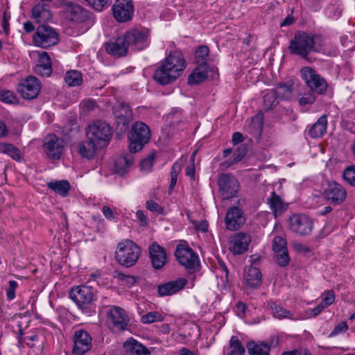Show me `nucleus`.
<instances>
[{
	"instance_id": "nucleus-1",
	"label": "nucleus",
	"mask_w": 355,
	"mask_h": 355,
	"mask_svg": "<svg viewBox=\"0 0 355 355\" xmlns=\"http://www.w3.org/2000/svg\"><path fill=\"white\" fill-rule=\"evenodd\" d=\"M186 66L185 58L180 51H171L155 71L153 79L162 85L170 84L182 74Z\"/></svg>"
},
{
	"instance_id": "nucleus-2",
	"label": "nucleus",
	"mask_w": 355,
	"mask_h": 355,
	"mask_svg": "<svg viewBox=\"0 0 355 355\" xmlns=\"http://www.w3.org/2000/svg\"><path fill=\"white\" fill-rule=\"evenodd\" d=\"M321 47L322 37L320 35L302 31L295 34L290 42L288 49L291 53L307 59L310 53H318L321 51Z\"/></svg>"
},
{
	"instance_id": "nucleus-3",
	"label": "nucleus",
	"mask_w": 355,
	"mask_h": 355,
	"mask_svg": "<svg viewBox=\"0 0 355 355\" xmlns=\"http://www.w3.org/2000/svg\"><path fill=\"white\" fill-rule=\"evenodd\" d=\"M140 255V248L129 239L119 243L115 252L116 261L121 266L127 268L134 266Z\"/></svg>"
},
{
	"instance_id": "nucleus-4",
	"label": "nucleus",
	"mask_w": 355,
	"mask_h": 355,
	"mask_svg": "<svg viewBox=\"0 0 355 355\" xmlns=\"http://www.w3.org/2000/svg\"><path fill=\"white\" fill-rule=\"evenodd\" d=\"M112 136L111 127L102 121L93 122L86 129V138L94 141L99 148L107 146L112 139Z\"/></svg>"
},
{
	"instance_id": "nucleus-5",
	"label": "nucleus",
	"mask_w": 355,
	"mask_h": 355,
	"mask_svg": "<svg viewBox=\"0 0 355 355\" xmlns=\"http://www.w3.org/2000/svg\"><path fill=\"white\" fill-rule=\"evenodd\" d=\"M150 138V130L148 125L142 122L135 123L128 137L129 150L131 153L140 151Z\"/></svg>"
},
{
	"instance_id": "nucleus-6",
	"label": "nucleus",
	"mask_w": 355,
	"mask_h": 355,
	"mask_svg": "<svg viewBox=\"0 0 355 355\" xmlns=\"http://www.w3.org/2000/svg\"><path fill=\"white\" fill-rule=\"evenodd\" d=\"M69 297L79 309L86 310L96 300V292L92 286L80 285L71 288Z\"/></svg>"
},
{
	"instance_id": "nucleus-7",
	"label": "nucleus",
	"mask_w": 355,
	"mask_h": 355,
	"mask_svg": "<svg viewBox=\"0 0 355 355\" xmlns=\"http://www.w3.org/2000/svg\"><path fill=\"white\" fill-rule=\"evenodd\" d=\"M59 42V34L49 25H40L33 35L35 46L47 49L56 45Z\"/></svg>"
},
{
	"instance_id": "nucleus-8",
	"label": "nucleus",
	"mask_w": 355,
	"mask_h": 355,
	"mask_svg": "<svg viewBox=\"0 0 355 355\" xmlns=\"http://www.w3.org/2000/svg\"><path fill=\"white\" fill-rule=\"evenodd\" d=\"M301 76L312 92L320 95L326 94L328 84L315 69L309 67H303L301 69Z\"/></svg>"
},
{
	"instance_id": "nucleus-9",
	"label": "nucleus",
	"mask_w": 355,
	"mask_h": 355,
	"mask_svg": "<svg viewBox=\"0 0 355 355\" xmlns=\"http://www.w3.org/2000/svg\"><path fill=\"white\" fill-rule=\"evenodd\" d=\"M129 318L125 311L116 306H109L107 310V323L109 328L114 332L126 329Z\"/></svg>"
},
{
	"instance_id": "nucleus-10",
	"label": "nucleus",
	"mask_w": 355,
	"mask_h": 355,
	"mask_svg": "<svg viewBox=\"0 0 355 355\" xmlns=\"http://www.w3.org/2000/svg\"><path fill=\"white\" fill-rule=\"evenodd\" d=\"M42 147L49 159L57 160L60 159L64 150L65 141L55 134H49L45 137Z\"/></svg>"
},
{
	"instance_id": "nucleus-11",
	"label": "nucleus",
	"mask_w": 355,
	"mask_h": 355,
	"mask_svg": "<svg viewBox=\"0 0 355 355\" xmlns=\"http://www.w3.org/2000/svg\"><path fill=\"white\" fill-rule=\"evenodd\" d=\"M124 36L129 46L140 51L150 44V31L147 28H132L127 31Z\"/></svg>"
},
{
	"instance_id": "nucleus-12",
	"label": "nucleus",
	"mask_w": 355,
	"mask_h": 355,
	"mask_svg": "<svg viewBox=\"0 0 355 355\" xmlns=\"http://www.w3.org/2000/svg\"><path fill=\"white\" fill-rule=\"evenodd\" d=\"M218 184L221 191V195L225 199L234 198L239 191V181L231 174L223 173L220 175Z\"/></svg>"
},
{
	"instance_id": "nucleus-13",
	"label": "nucleus",
	"mask_w": 355,
	"mask_h": 355,
	"mask_svg": "<svg viewBox=\"0 0 355 355\" xmlns=\"http://www.w3.org/2000/svg\"><path fill=\"white\" fill-rule=\"evenodd\" d=\"M73 355H84L89 352L92 346V338L87 331L84 329L76 330L73 336Z\"/></svg>"
},
{
	"instance_id": "nucleus-14",
	"label": "nucleus",
	"mask_w": 355,
	"mask_h": 355,
	"mask_svg": "<svg viewBox=\"0 0 355 355\" xmlns=\"http://www.w3.org/2000/svg\"><path fill=\"white\" fill-rule=\"evenodd\" d=\"M289 227L292 232L301 236L311 234L313 223L311 218L304 214H294L289 219Z\"/></svg>"
},
{
	"instance_id": "nucleus-15",
	"label": "nucleus",
	"mask_w": 355,
	"mask_h": 355,
	"mask_svg": "<svg viewBox=\"0 0 355 355\" xmlns=\"http://www.w3.org/2000/svg\"><path fill=\"white\" fill-rule=\"evenodd\" d=\"M175 255L179 263L187 269L194 270L198 265V255L188 245H178Z\"/></svg>"
},
{
	"instance_id": "nucleus-16",
	"label": "nucleus",
	"mask_w": 355,
	"mask_h": 355,
	"mask_svg": "<svg viewBox=\"0 0 355 355\" xmlns=\"http://www.w3.org/2000/svg\"><path fill=\"white\" fill-rule=\"evenodd\" d=\"M17 90L24 98L34 99L40 92L41 84L36 77L30 76L19 84Z\"/></svg>"
},
{
	"instance_id": "nucleus-17",
	"label": "nucleus",
	"mask_w": 355,
	"mask_h": 355,
	"mask_svg": "<svg viewBox=\"0 0 355 355\" xmlns=\"http://www.w3.org/2000/svg\"><path fill=\"white\" fill-rule=\"evenodd\" d=\"M113 15L119 22L130 21L134 15V6L130 0H116L112 6Z\"/></svg>"
},
{
	"instance_id": "nucleus-18",
	"label": "nucleus",
	"mask_w": 355,
	"mask_h": 355,
	"mask_svg": "<svg viewBox=\"0 0 355 355\" xmlns=\"http://www.w3.org/2000/svg\"><path fill=\"white\" fill-rule=\"evenodd\" d=\"M326 200L331 204L338 205L343 203L347 198V191L345 188L336 182L328 184L323 193Z\"/></svg>"
},
{
	"instance_id": "nucleus-19",
	"label": "nucleus",
	"mask_w": 355,
	"mask_h": 355,
	"mask_svg": "<svg viewBox=\"0 0 355 355\" xmlns=\"http://www.w3.org/2000/svg\"><path fill=\"white\" fill-rule=\"evenodd\" d=\"M246 218L241 209L232 207L226 212L225 223L226 228L230 231L240 229L245 223Z\"/></svg>"
},
{
	"instance_id": "nucleus-20",
	"label": "nucleus",
	"mask_w": 355,
	"mask_h": 355,
	"mask_svg": "<svg viewBox=\"0 0 355 355\" xmlns=\"http://www.w3.org/2000/svg\"><path fill=\"white\" fill-rule=\"evenodd\" d=\"M272 249L278 264L281 266H287L290 258L285 239L282 236H275L272 241Z\"/></svg>"
},
{
	"instance_id": "nucleus-21",
	"label": "nucleus",
	"mask_w": 355,
	"mask_h": 355,
	"mask_svg": "<svg viewBox=\"0 0 355 355\" xmlns=\"http://www.w3.org/2000/svg\"><path fill=\"white\" fill-rule=\"evenodd\" d=\"M148 252L153 268L155 270L162 268L167 261L165 249L154 241L148 246Z\"/></svg>"
},
{
	"instance_id": "nucleus-22",
	"label": "nucleus",
	"mask_w": 355,
	"mask_h": 355,
	"mask_svg": "<svg viewBox=\"0 0 355 355\" xmlns=\"http://www.w3.org/2000/svg\"><path fill=\"white\" fill-rule=\"evenodd\" d=\"M251 241L250 236L245 233H237L234 234L230 240V249L236 254L244 253L248 248Z\"/></svg>"
},
{
	"instance_id": "nucleus-23",
	"label": "nucleus",
	"mask_w": 355,
	"mask_h": 355,
	"mask_svg": "<svg viewBox=\"0 0 355 355\" xmlns=\"http://www.w3.org/2000/svg\"><path fill=\"white\" fill-rule=\"evenodd\" d=\"M263 125V114L261 112H259L250 120H248L245 125V130L254 137L258 143L261 141Z\"/></svg>"
},
{
	"instance_id": "nucleus-24",
	"label": "nucleus",
	"mask_w": 355,
	"mask_h": 355,
	"mask_svg": "<svg viewBox=\"0 0 355 355\" xmlns=\"http://www.w3.org/2000/svg\"><path fill=\"white\" fill-rule=\"evenodd\" d=\"M187 283L188 280L186 278H178L158 286V293L160 296L172 295L183 289Z\"/></svg>"
},
{
	"instance_id": "nucleus-25",
	"label": "nucleus",
	"mask_w": 355,
	"mask_h": 355,
	"mask_svg": "<svg viewBox=\"0 0 355 355\" xmlns=\"http://www.w3.org/2000/svg\"><path fill=\"white\" fill-rule=\"evenodd\" d=\"M128 44L124 35L106 44L107 52L115 57H123L127 54Z\"/></svg>"
},
{
	"instance_id": "nucleus-26",
	"label": "nucleus",
	"mask_w": 355,
	"mask_h": 355,
	"mask_svg": "<svg viewBox=\"0 0 355 355\" xmlns=\"http://www.w3.org/2000/svg\"><path fill=\"white\" fill-rule=\"evenodd\" d=\"M133 153L123 152L115 157L114 170L116 173L123 175L129 171L135 160Z\"/></svg>"
},
{
	"instance_id": "nucleus-27",
	"label": "nucleus",
	"mask_w": 355,
	"mask_h": 355,
	"mask_svg": "<svg viewBox=\"0 0 355 355\" xmlns=\"http://www.w3.org/2000/svg\"><path fill=\"white\" fill-rule=\"evenodd\" d=\"M99 146L90 139L81 141L76 144V149L82 158L91 160L94 158Z\"/></svg>"
},
{
	"instance_id": "nucleus-28",
	"label": "nucleus",
	"mask_w": 355,
	"mask_h": 355,
	"mask_svg": "<svg viewBox=\"0 0 355 355\" xmlns=\"http://www.w3.org/2000/svg\"><path fill=\"white\" fill-rule=\"evenodd\" d=\"M38 60L35 71L42 76H50L52 73L51 59L46 51H37Z\"/></svg>"
},
{
	"instance_id": "nucleus-29",
	"label": "nucleus",
	"mask_w": 355,
	"mask_h": 355,
	"mask_svg": "<svg viewBox=\"0 0 355 355\" xmlns=\"http://www.w3.org/2000/svg\"><path fill=\"white\" fill-rule=\"evenodd\" d=\"M267 204L269 205L270 209L275 218L282 214L288 207V205L275 191H272L270 196L267 199Z\"/></svg>"
},
{
	"instance_id": "nucleus-30",
	"label": "nucleus",
	"mask_w": 355,
	"mask_h": 355,
	"mask_svg": "<svg viewBox=\"0 0 355 355\" xmlns=\"http://www.w3.org/2000/svg\"><path fill=\"white\" fill-rule=\"evenodd\" d=\"M277 97L279 99L288 101L293 96V83L289 80L286 83L278 84L273 89Z\"/></svg>"
},
{
	"instance_id": "nucleus-31",
	"label": "nucleus",
	"mask_w": 355,
	"mask_h": 355,
	"mask_svg": "<svg viewBox=\"0 0 355 355\" xmlns=\"http://www.w3.org/2000/svg\"><path fill=\"white\" fill-rule=\"evenodd\" d=\"M209 67L207 64H200L188 78L189 85L198 84L208 78Z\"/></svg>"
},
{
	"instance_id": "nucleus-32",
	"label": "nucleus",
	"mask_w": 355,
	"mask_h": 355,
	"mask_svg": "<svg viewBox=\"0 0 355 355\" xmlns=\"http://www.w3.org/2000/svg\"><path fill=\"white\" fill-rule=\"evenodd\" d=\"M262 275L260 270L255 267L250 266L245 273V279L248 286L258 287L261 283Z\"/></svg>"
},
{
	"instance_id": "nucleus-33",
	"label": "nucleus",
	"mask_w": 355,
	"mask_h": 355,
	"mask_svg": "<svg viewBox=\"0 0 355 355\" xmlns=\"http://www.w3.org/2000/svg\"><path fill=\"white\" fill-rule=\"evenodd\" d=\"M32 15L33 18L38 23L48 21L52 17L48 6L44 3H38L33 8Z\"/></svg>"
},
{
	"instance_id": "nucleus-34",
	"label": "nucleus",
	"mask_w": 355,
	"mask_h": 355,
	"mask_svg": "<svg viewBox=\"0 0 355 355\" xmlns=\"http://www.w3.org/2000/svg\"><path fill=\"white\" fill-rule=\"evenodd\" d=\"M327 114L322 115L311 127L309 134L313 138L321 137L325 132L327 125Z\"/></svg>"
},
{
	"instance_id": "nucleus-35",
	"label": "nucleus",
	"mask_w": 355,
	"mask_h": 355,
	"mask_svg": "<svg viewBox=\"0 0 355 355\" xmlns=\"http://www.w3.org/2000/svg\"><path fill=\"white\" fill-rule=\"evenodd\" d=\"M247 349L250 355H270V346L263 342H249Z\"/></svg>"
},
{
	"instance_id": "nucleus-36",
	"label": "nucleus",
	"mask_w": 355,
	"mask_h": 355,
	"mask_svg": "<svg viewBox=\"0 0 355 355\" xmlns=\"http://www.w3.org/2000/svg\"><path fill=\"white\" fill-rule=\"evenodd\" d=\"M47 187L55 193L66 197L68 196L71 186L67 180H62L48 182Z\"/></svg>"
},
{
	"instance_id": "nucleus-37",
	"label": "nucleus",
	"mask_w": 355,
	"mask_h": 355,
	"mask_svg": "<svg viewBox=\"0 0 355 355\" xmlns=\"http://www.w3.org/2000/svg\"><path fill=\"white\" fill-rule=\"evenodd\" d=\"M124 347L135 355H149L150 351L142 344L132 338L127 340L124 343Z\"/></svg>"
},
{
	"instance_id": "nucleus-38",
	"label": "nucleus",
	"mask_w": 355,
	"mask_h": 355,
	"mask_svg": "<svg viewBox=\"0 0 355 355\" xmlns=\"http://www.w3.org/2000/svg\"><path fill=\"white\" fill-rule=\"evenodd\" d=\"M0 153L6 154L17 162L21 159L19 149L10 143L0 142Z\"/></svg>"
},
{
	"instance_id": "nucleus-39",
	"label": "nucleus",
	"mask_w": 355,
	"mask_h": 355,
	"mask_svg": "<svg viewBox=\"0 0 355 355\" xmlns=\"http://www.w3.org/2000/svg\"><path fill=\"white\" fill-rule=\"evenodd\" d=\"M70 19L76 22H83L89 18V13L80 6L75 5L70 6Z\"/></svg>"
},
{
	"instance_id": "nucleus-40",
	"label": "nucleus",
	"mask_w": 355,
	"mask_h": 355,
	"mask_svg": "<svg viewBox=\"0 0 355 355\" xmlns=\"http://www.w3.org/2000/svg\"><path fill=\"white\" fill-rule=\"evenodd\" d=\"M118 114L115 116L116 127L120 132H124L128 128L132 119L130 112H125V114L118 112Z\"/></svg>"
},
{
	"instance_id": "nucleus-41",
	"label": "nucleus",
	"mask_w": 355,
	"mask_h": 355,
	"mask_svg": "<svg viewBox=\"0 0 355 355\" xmlns=\"http://www.w3.org/2000/svg\"><path fill=\"white\" fill-rule=\"evenodd\" d=\"M64 80L70 87L79 86L83 83V76L80 71L76 70H70L66 73Z\"/></svg>"
},
{
	"instance_id": "nucleus-42",
	"label": "nucleus",
	"mask_w": 355,
	"mask_h": 355,
	"mask_svg": "<svg viewBox=\"0 0 355 355\" xmlns=\"http://www.w3.org/2000/svg\"><path fill=\"white\" fill-rule=\"evenodd\" d=\"M277 97L274 91L267 92L263 96V105L267 110H273L278 103Z\"/></svg>"
},
{
	"instance_id": "nucleus-43",
	"label": "nucleus",
	"mask_w": 355,
	"mask_h": 355,
	"mask_svg": "<svg viewBox=\"0 0 355 355\" xmlns=\"http://www.w3.org/2000/svg\"><path fill=\"white\" fill-rule=\"evenodd\" d=\"M163 320L164 317L157 311L148 312L141 317V322L143 324H151L153 322H162Z\"/></svg>"
},
{
	"instance_id": "nucleus-44",
	"label": "nucleus",
	"mask_w": 355,
	"mask_h": 355,
	"mask_svg": "<svg viewBox=\"0 0 355 355\" xmlns=\"http://www.w3.org/2000/svg\"><path fill=\"white\" fill-rule=\"evenodd\" d=\"M270 308L272 310V314L274 317L277 318H291L293 315V314L289 311L275 303H271Z\"/></svg>"
},
{
	"instance_id": "nucleus-45",
	"label": "nucleus",
	"mask_w": 355,
	"mask_h": 355,
	"mask_svg": "<svg viewBox=\"0 0 355 355\" xmlns=\"http://www.w3.org/2000/svg\"><path fill=\"white\" fill-rule=\"evenodd\" d=\"M230 345L232 348L230 355H244L245 348L237 337L232 336L230 339Z\"/></svg>"
},
{
	"instance_id": "nucleus-46",
	"label": "nucleus",
	"mask_w": 355,
	"mask_h": 355,
	"mask_svg": "<svg viewBox=\"0 0 355 355\" xmlns=\"http://www.w3.org/2000/svg\"><path fill=\"white\" fill-rule=\"evenodd\" d=\"M344 180L352 187H355V165L347 167L343 171Z\"/></svg>"
},
{
	"instance_id": "nucleus-47",
	"label": "nucleus",
	"mask_w": 355,
	"mask_h": 355,
	"mask_svg": "<svg viewBox=\"0 0 355 355\" xmlns=\"http://www.w3.org/2000/svg\"><path fill=\"white\" fill-rule=\"evenodd\" d=\"M209 48L207 46H200L196 51V60L200 64H207L206 60L209 55Z\"/></svg>"
},
{
	"instance_id": "nucleus-48",
	"label": "nucleus",
	"mask_w": 355,
	"mask_h": 355,
	"mask_svg": "<svg viewBox=\"0 0 355 355\" xmlns=\"http://www.w3.org/2000/svg\"><path fill=\"white\" fill-rule=\"evenodd\" d=\"M0 99L1 101L8 104H17L19 99L14 92L6 90L0 93Z\"/></svg>"
},
{
	"instance_id": "nucleus-49",
	"label": "nucleus",
	"mask_w": 355,
	"mask_h": 355,
	"mask_svg": "<svg viewBox=\"0 0 355 355\" xmlns=\"http://www.w3.org/2000/svg\"><path fill=\"white\" fill-rule=\"evenodd\" d=\"M80 109L82 111H90L99 109L97 102L92 98L83 99L80 103Z\"/></svg>"
},
{
	"instance_id": "nucleus-50",
	"label": "nucleus",
	"mask_w": 355,
	"mask_h": 355,
	"mask_svg": "<svg viewBox=\"0 0 355 355\" xmlns=\"http://www.w3.org/2000/svg\"><path fill=\"white\" fill-rule=\"evenodd\" d=\"M155 157V153H150L146 158L144 159L140 164L141 170L144 171H150L153 166Z\"/></svg>"
},
{
	"instance_id": "nucleus-51",
	"label": "nucleus",
	"mask_w": 355,
	"mask_h": 355,
	"mask_svg": "<svg viewBox=\"0 0 355 355\" xmlns=\"http://www.w3.org/2000/svg\"><path fill=\"white\" fill-rule=\"evenodd\" d=\"M335 301V293L333 290H327L324 293V297L322 299V304L327 307L332 304Z\"/></svg>"
},
{
	"instance_id": "nucleus-52",
	"label": "nucleus",
	"mask_w": 355,
	"mask_h": 355,
	"mask_svg": "<svg viewBox=\"0 0 355 355\" xmlns=\"http://www.w3.org/2000/svg\"><path fill=\"white\" fill-rule=\"evenodd\" d=\"M348 329V325L346 322L343 321L337 324L329 334V337H333L340 334L345 333Z\"/></svg>"
},
{
	"instance_id": "nucleus-53",
	"label": "nucleus",
	"mask_w": 355,
	"mask_h": 355,
	"mask_svg": "<svg viewBox=\"0 0 355 355\" xmlns=\"http://www.w3.org/2000/svg\"><path fill=\"white\" fill-rule=\"evenodd\" d=\"M89 4L92 8L98 11H101L106 6L108 0H85Z\"/></svg>"
},
{
	"instance_id": "nucleus-54",
	"label": "nucleus",
	"mask_w": 355,
	"mask_h": 355,
	"mask_svg": "<svg viewBox=\"0 0 355 355\" xmlns=\"http://www.w3.org/2000/svg\"><path fill=\"white\" fill-rule=\"evenodd\" d=\"M146 208L154 213L162 214L164 208L153 200H148L146 203Z\"/></svg>"
},
{
	"instance_id": "nucleus-55",
	"label": "nucleus",
	"mask_w": 355,
	"mask_h": 355,
	"mask_svg": "<svg viewBox=\"0 0 355 355\" xmlns=\"http://www.w3.org/2000/svg\"><path fill=\"white\" fill-rule=\"evenodd\" d=\"M115 277L121 281H124L128 284H134L136 282V278L129 275H125L119 271H115Z\"/></svg>"
},
{
	"instance_id": "nucleus-56",
	"label": "nucleus",
	"mask_w": 355,
	"mask_h": 355,
	"mask_svg": "<svg viewBox=\"0 0 355 355\" xmlns=\"http://www.w3.org/2000/svg\"><path fill=\"white\" fill-rule=\"evenodd\" d=\"M18 286L16 281L12 280L9 282V286L6 291V295L9 300H12L15 297V290Z\"/></svg>"
},
{
	"instance_id": "nucleus-57",
	"label": "nucleus",
	"mask_w": 355,
	"mask_h": 355,
	"mask_svg": "<svg viewBox=\"0 0 355 355\" xmlns=\"http://www.w3.org/2000/svg\"><path fill=\"white\" fill-rule=\"evenodd\" d=\"M233 156H234V158L232 159H229L223 164V165L225 166V168L229 167L231 165L241 160L244 156V153H240V152H239L237 153H234Z\"/></svg>"
},
{
	"instance_id": "nucleus-58",
	"label": "nucleus",
	"mask_w": 355,
	"mask_h": 355,
	"mask_svg": "<svg viewBox=\"0 0 355 355\" xmlns=\"http://www.w3.org/2000/svg\"><path fill=\"white\" fill-rule=\"evenodd\" d=\"M315 99V96L313 94H309L305 96L300 98L298 100V103L301 106H305L308 104L313 103Z\"/></svg>"
},
{
	"instance_id": "nucleus-59",
	"label": "nucleus",
	"mask_w": 355,
	"mask_h": 355,
	"mask_svg": "<svg viewBox=\"0 0 355 355\" xmlns=\"http://www.w3.org/2000/svg\"><path fill=\"white\" fill-rule=\"evenodd\" d=\"M102 212L104 216L110 220H113L116 218V214L107 206H104L102 208Z\"/></svg>"
},
{
	"instance_id": "nucleus-60",
	"label": "nucleus",
	"mask_w": 355,
	"mask_h": 355,
	"mask_svg": "<svg viewBox=\"0 0 355 355\" xmlns=\"http://www.w3.org/2000/svg\"><path fill=\"white\" fill-rule=\"evenodd\" d=\"M180 171L181 164L178 162H175L171 167V177L178 178Z\"/></svg>"
},
{
	"instance_id": "nucleus-61",
	"label": "nucleus",
	"mask_w": 355,
	"mask_h": 355,
	"mask_svg": "<svg viewBox=\"0 0 355 355\" xmlns=\"http://www.w3.org/2000/svg\"><path fill=\"white\" fill-rule=\"evenodd\" d=\"M208 226L209 225L207 220H201L195 224L196 229L202 232H205L208 230Z\"/></svg>"
},
{
	"instance_id": "nucleus-62",
	"label": "nucleus",
	"mask_w": 355,
	"mask_h": 355,
	"mask_svg": "<svg viewBox=\"0 0 355 355\" xmlns=\"http://www.w3.org/2000/svg\"><path fill=\"white\" fill-rule=\"evenodd\" d=\"M195 166L193 162L189 164L185 170V174L186 175L189 176L191 179H194L195 177Z\"/></svg>"
},
{
	"instance_id": "nucleus-63",
	"label": "nucleus",
	"mask_w": 355,
	"mask_h": 355,
	"mask_svg": "<svg viewBox=\"0 0 355 355\" xmlns=\"http://www.w3.org/2000/svg\"><path fill=\"white\" fill-rule=\"evenodd\" d=\"M218 264H219V266H218V270H220L222 272H223V273H224L225 280H226V282H227V281H228L229 270H228V269H227V266H226V265H225V263L223 261H221V260H219V261H218Z\"/></svg>"
},
{
	"instance_id": "nucleus-64",
	"label": "nucleus",
	"mask_w": 355,
	"mask_h": 355,
	"mask_svg": "<svg viewBox=\"0 0 355 355\" xmlns=\"http://www.w3.org/2000/svg\"><path fill=\"white\" fill-rule=\"evenodd\" d=\"M243 140V136L241 132H236L233 134L232 141L234 145L242 142Z\"/></svg>"
}]
</instances>
